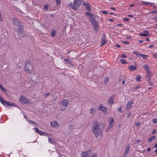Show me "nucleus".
I'll list each match as a JSON object with an SVG mask.
<instances>
[{"label": "nucleus", "mask_w": 157, "mask_h": 157, "mask_svg": "<svg viewBox=\"0 0 157 157\" xmlns=\"http://www.w3.org/2000/svg\"><path fill=\"white\" fill-rule=\"evenodd\" d=\"M148 56L147 55H144L143 54H140V57H141L143 59H146L148 57Z\"/></svg>", "instance_id": "28"}, {"label": "nucleus", "mask_w": 157, "mask_h": 157, "mask_svg": "<svg viewBox=\"0 0 157 157\" xmlns=\"http://www.w3.org/2000/svg\"><path fill=\"white\" fill-rule=\"evenodd\" d=\"M85 14L87 16H91L92 15V14L89 12H86V13Z\"/></svg>", "instance_id": "39"}, {"label": "nucleus", "mask_w": 157, "mask_h": 157, "mask_svg": "<svg viewBox=\"0 0 157 157\" xmlns=\"http://www.w3.org/2000/svg\"><path fill=\"white\" fill-rule=\"evenodd\" d=\"M108 20L109 21H114V20L113 19H108Z\"/></svg>", "instance_id": "58"}, {"label": "nucleus", "mask_w": 157, "mask_h": 157, "mask_svg": "<svg viewBox=\"0 0 157 157\" xmlns=\"http://www.w3.org/2000/svg\"><path fill=\"white\" fill-rule=\"evenodd\" d=\"M131 113H129L127 115V117L128 118H129L131 116Z\"/></svg>", "instance_id": "56"}, {"label": "nucleus", "mask_w": 157, "mask_h": 157, "mask_svg": "<svg viewBox=\"0 0 157 157\" xmlns=\"http://www.w3.org/2000/svg\"><path fill=\"white\" fill-rule=\"evenodd\" d=\"M143 68L144 70L146 71V72L151 71V70L150 69V67L147 65H143Z\"/></svg>", "instance_id": "20"}, {"label": "nucleus", "mask_w": 157, "mask_h": 157, "mask_svg": "<svg viewBox=\"0 0 157 157\" xmlns=\"http://www.w3.org/2000/svg\"><path fill=\"white\" fill-rule=\"evenodd\" d=\"M13 22L17 26L20 25V22L19 20L17 18H14L13 19Z\"/></svg>", "instance_id": "19"}, {"label": "nucleus", "mask_w": 157, "mask_h": 157, "mask_svg": "<svg viewBox=\"0 0 157 157\" xmlns=\"http://www.w3.org/2000/svg\"><path fill=\"white\" fill-rule=\"evenodd\" d=\"M107 42V40H106L105 35L103 33L101 36V45L100 46L105 44Z\"/></svg>", "instance_id": "10"}, {"label": "nucleus", "mask_w": 157, "mask_h": 157, "mask_svg": "<svg viewBox=\"0 0 157 157\" xmlns=\"http://www.w3.org/2000/svg\"><path fill=\"white\" fill-rule=\"evenodd\" d=\"M92 149H90L88 151L82 152L81 153L82 157H89L91 154Z\"/></svg>", "instance_id": "6"}, {"label": "nucleus", "mask_w": 157, "mask_h": 157, "mask_svg": "<svg viewBox=\"0 0 157 157\" xmlns=\"http://www.w3.org/2000/svg\"><path fill=\"white\" fill-rule=\"evenodd\" d=\"M50 94V93H47L46 94H45V95H44V96L45 97H47L48 95H49Z\"/></svg>", "instance_id": "53"}, {"label": "nucleus", "mask_w": 157, "mask_h": 157, "mask_svg": "<svg viewBox=\"0 0 157 157\" xmlns=\"http://www.w3.org/2000/svg\"><path fill=\"white\" fill-rule=\"evenodd\" d=\"M139 35L143 36H147L150 35L149 32L147 31H144L143 33H140Z\"/></svg>", "instance_id": "15"}, {"label": "nucleus", "mask_w": 157, "mask_h": 157, "mask_svg": "<svg viewBox=\"0 0 157 157\" xmlns=\"http://www.w3.org/2000/svg\"><path fill=\"white\" fill-rule=\"evenodd\" d=\"M115 97V94H113L110 96L108 98L107 103L109 105H112L114 103V99Z\"/></svg>", "instance_id": "7"}, {"label": "nucleus", "mask_w": 157, "mask_h": 157, "mask_svg": "<svg viewBox=\"0 0 157 157\" xmlns=\"http://www.w3.org/2000/svg\"><path fill=\"white\" fill-rule=\"evenodd\" d=\"M141 77L139 76H137L136 78V80L137 81H140Z\"/></svg>", "instance_id": "36"}, {"label": "nucleus", "mask_w": 157, "mask_h": 157, "mask_svg": "<svg viewBox=\"0 0 157 157\" xmlns=\"http://www.w3.org/2000/svg\"><path fill=\"white\" fill-rule=\"evenodd\" d=\"M16 67L17 68L19 69L21 68V66L19 65H17L16 66Z\"/></svg>", "instance_id": "55"}, {"label": "nucleus", "mask_w": 157, "mask_h": 157, "mask_svg": "<svg viewBox=\"0 0 157 157\" xmlns=\"http://www.w3.org/2000/svg\"><path fill=\"white\" fill-rule=\"evenodd\" d=\"M122 42L123 43L126 44H129V42L128 41H122Z\"/></svg>", "instance_id": "41"}, {"label": "nucleus", "mask_w": 157, "mask_h": 157, "mask_svg": "<svg viewBox=\"0 0 157 157\" xmlns=\"http://www.w3.org/2000/svg\"><path fill=\"white\" fill-rule=\"evenodd\" d=\"M0 101L2 104L5 106L8 107L10 106V102L9 101H5L0 96Z\"/></svg>", "instance_id": "9"}, {"label": "nucleus", "mask_w": 157, "mask_h": 157, "mask_svg": "<svg viewBox=\"0 0 157 157\" xmlns=\"http://www.w3.org/2000/svg\"><path fill=\"white\" fill-rule=\"evenodd\" d=\"M141 87V85H138L135 86L133 88V90H137L138 89L140 88Z\"/></svg>", "instance_id": "30"}, {"label": "nucleus", "mask_w": 157, "mask_h": 157, "mask_svg": "<svg viewBox=\"0 0 157 157\" xmlns=\"http://www.w3.org/2000/svg\"><path fill=\"white\" fill-rule=\"evenodd\" d=\"M153 57H155V58H157V54H155L153 55Z\"/></svg>", "instance_id": "59"}, {"label": "nucleus", "mask_w": 157, "mask_h": 157, "mask_svg": "<svg viewBox=\"0 0 157 157\" xmlns=\"http://www.w3.org/2000/svg\"><path fill=\"white\" fill-rule=\"evenodd\" d=\"M56 32V31L54 30H52V32L51 33V36L52 37H54L55 36Z\"/></svg>", "instance_id": "29"}, {"label": "nucleus", "mask_w": 157, "mask_h": 157, "mask_svg": "<svg viewBox=\"0 0 157 157\" xmlns=\"http://www.w3.org/2000/svg\"><path fill=\"white\" fill-rule=\"evenodd\" d=\"M154 147H155V148H156L157 147V143H156L155 144V145H154Z\"/></svg>", "instance_id": "64"}, {"label": "nucleus", "mask_w": 157, "mask_h": 157, "mask_svg": "<svg viewBox=\"0 0 157 157\" xmlns=\"http://www.w3.org/2000/svg\"><path fill=\"white\" fill-rule=\"evenodd\" d=\"M50 123L52 127H56L59 126L58 123L56 121H52Z\"/></svg>", "instance_id": "21"}, {"label": "nucleus", "mask_w": 157, "mask_h": 157, "mask_svg": "<svg viewBox=\"0 0 157 157\" xmlns=\"http://www.w3.org/2000/svg\"><path fill=\"white\" fill-rule=\"evenodd\" d=\"M65 61L66 62H67L69 64H71L72 63V62L71 61L68 59H65Z\"/></svg>", "instance_id": "32"}, {"label": "nucleus", "mask_w": 157, "mask_h": 157, "mask_svg": "<svg viewBox=\"0 0 157 157\" xmlns=\"http://www.w3.org/2000/svg\"><path fill=\"white\" fill-rule=\"evenodd\" d=\"M117 25L118 26H122L123 25V24L121 23L117 24Z\"/></svg>", "instance_id": "61"}, {"label": "nucleus", "mask_w": 157, "mask_h": 157, "mask_svg": "<svg viewBox=\"0 0 157 157\" xmlns=\"http://www.w3.org/2000/svg\"><path fill=\"white\" fill-rule=\"evenodd\" d=\"M56 1L57 5H59L60 3V0H56Z\"/></svg>", "instance_id": "40"}, {"label": "nucleus", "mask_w": 157, "mask_h": 157, "mask_svg": "<svg viewBox=\"0 0 157 157\" xmlns=\"http://www.w3.org/2000/svg\"><path fill=\"white\" fill-rule=\"evenodd\" d=\"M152 13L153 14L157 13V10H153L152 11Z\"/></svg>", "instance_id": "51"}, {"label": "nucleus", "mask_w": 157, "mask_h": 157, "mask_svg": "<svg viewBox=\"0 0 157 157\" xmlns=\"http://www.w3.org/2000/svg\"><path fill=\"white\" fill-rule=\"evenodd\" d=\"M140 124L139 122H137L135 124V125L137 126H140Z\"/></svg>", "instance_id": "49"}, {"label": "nucleus", "mask_w": 157, "mask_h": 157, "mask_svg": "<svg viewBox=\"0 0 157 157\" xmlns=\"http://www.w3.org/2000/svg\"><path fill=\"white\" fill-rule=\"evenodd\" d=\"M126 56L124 54H122L121 56V57H122L124 58H126Z\"/></svg>", "instance_id": "46"}, {"label": "nucleus", "mask_w": 157, "mask_h": 157, "mask_svg": "<svg viewBox=\"0 0 157 157\" xmlns=\"http://www.w3.org/2000/svg\"><path fill=\"white\" fill-rule=\"evenodd\" d=\"M105 127L104 123H99L97 119L94 120L92 123L91 130L97 139L101 140L103 138L102 130L105 129Z\"/></svg>", "instance_id": "1"}, {"label": "nucleus", "mask_w": 157, "mask_h": 157, "mask_svg": "<svg viewBox=\"0 0 157 157\" xmlns=\"http://www.w3.org/2000/svg\"><path fill=\"white\" fill-rule=\"evenodd\" d=\"M69 100L68 99H63L61 101V103L63 106L67 107L68 104Z\"/></svg>", "instance_id": "11"}, {"label": "nucleus", "mask_w": 157, "mask_h": 157, "mask_svg": "<svg viewBox=\"0 0 157 157\" xmlns=\"http://www.w3.org/2000/svg\"><path fill=\"white\" fill-rule=\"evenodd\" d=\"M31 63L30 61H28L25 64L24 67V70L27 72L29 73H31L32 71L29 68L30 67L31 65Z\"/></svg>", "instance_id": "4"}, {"label": "nucleus", "mask_w": 157, "mask_h": 157, "mask_svg": "<svg viewBox=\"0 0 157 157\" xmlns=\"http://www.w3.org/2000/svg\"><path fill=\"white\" fill-rule=\"evenodd\" d=\"M68 127L69 129L72 130L74 127V125L73 124H70L68 125Z\"/></svg>", "instance_id": "31"}, {"label": "nucleus", "mask_w": 157, "mask_h": 157, "mask_svg": "<svg viewBox=\"0 0 157 157\" xmlns=\"http://www.w3.org/2000/svg\"><path fill=\"white\" fill-rule=\"evenodd\" d=\"M152 76V73L151 71H150L146 72V78L149 80H151Z\"/></svg>", "instance_id": "17"}, {"label": "nucleus", "mask_w": 157, "mask_h": 157, "mask_svg": "<svg viewBox=\"0 0 157 157\" xmlns=\"http://www.w3.org/2000/svg\"><path fill=\"white\" fill-rule=\"evenodd\" d=\"M83 4L86 8V9L89 11L90 10V6L89 4L87 2H83Z\"/></svg>", "instance_id": "16"}, {"label": "nucleus", "mask_w": 157, "mask_h": 157, "mask_svg": "<svg viewBox=\"0 0 157 157\" xmlns=\"http://www.w3.org/2000/svg\"><path fill=\"white\" fill-rule=\"evenodd\" d=\"M89 20L93 25L95 30H97L99 27L98 24L95 19L92 17H90Z\"/></svg>", "instance_id": "3"}, {"label": "nucleus", "mask_w": 157, "mask_h": 157, "mask_svg": "<svg viewBox=\"0 0 157 157\" xmlns=\"http://www.w3.org/2000/svg\"><path fill=\"white\" fill-rule=\"evenodd\" d=\"M20 34L21 35V36L22 37H25V36L26 35L25 34L24 31H20L19 32Z\"/></svg>", "instance_id": "26"}, {"label": "nucleus", "mask_w": 157, "mask_h": 157, "mask_svg": "<svg viewBox=\"0 0 157 157\" xmlns=\"http://www.w3.org/2000/svg\"><path fill=\"white\" fill-rule=\"evenodd\" d=\"M117 110L120 113H122L123 112V111L121 108H118L117 109Z\"/></svg>", "instance_id": "43"}, {"label": "nucleus", "mask_w": 157, "mask_h": 157, "mask_svg": "<svg viewBox=\"0 0 157 157\" xmlns=\"http://www.w3.org/2000/svg\"><path fill=\"white\" fill-rule=\"evenodd\" d=\"M3 21L2 18L1 11H0V21Z\"/></svg>", "instance_id": "44"}, {"label": "nucleus", "mask_w": 157, "mask_h": 157, "mask_svg": "<svg viewBox=\"0 0 157 157\" xmlns=\"http://www.w3.org/2000/svg\"><path fill=\"white\" fill-rule=\"evenodd\" d=\"M144 4L147 5H151L152 3L150 2H144L143 3Z\"/></svg>", "instance_id": "35"}, {"label": "nucleus", "mask_w": 157, "mask_h": 157, "mask_svg": "<svg viewBox=\"0 0 157 157\" xmlns=\"http://www.w3.org/2000/svg\"><path fill=\"white\" fill-rule=\"evenodd\" d=\"M133 104V101H128L126 105V108L127 110H130L132 107V105Z\"/></svg>", "instance_id": "14"}, {"label": "nucleus", "mask_w": 157, "mask_h": 157, "mask_svg": "<svg viewBox=\"0 0 157 157\" xmlns=\"http://www.w3.org/2000/svg\"><path fill=\"white\" fill-rule=\"evenodd\" d=\"M154 46V44H151V45L149 46V47L150 48H152Z\"/></svg>", "instance_id": "57"}, {"label": "nucleus", "mask_w": 157, "mask_h": 157, "mask_svg": "<svg viewBox=\"0 0 157 157\" xmlns=\"http://www.w3.org/2000/svg\"><path fill=\"white\" fill-rule=\"evenodd\" d=\"M20 101L22 104H30V101L27 98H25L24 96L21 95L20 99Z\"/></svg>", "instance_id": "5"}, {"label": "nucleus", "mask_w": 157, "mask_h": 157, "mask_svg": "<svg viewBox=\"0 0 157 157\" xmlns=\"http://www.w3.org/2000/svg\"><path fill=\"white\" fill-rule=\"evenodd\" d=\"M29 123L30 124H34L35 125H36V124L35 122H34L31 120H29Z\"/></svg>", "instance_id": "38"}, {"label": "nucleus", "mask_w": 157, "mask_h": 157, "mask_svg": "<svg viewBox=\"0 0 157 157\" xmlns=\"http://www.w3.org/2000/svg\"><path fill=\"white\" fill-rule=\"evenodd\" d=\"M153 122L154 123H157V119H155L153 120Z\"/></svg>", "instance_id": "50"}, {"label": "nucleus", "mask_w": 157, "mask_h": 157, "mask_svg": "<svg viewBox=\"0 0 157 157\" xmlns=\"http://www.w3.org/2000/svg\"><path fill=\"white\" fill-rule=\"evenodd\" d=\"M108 121L109 123V124L108 127L107 128L106 130L112 128L114 125V120L113 117L109 118L108 120Z\"/></svg>", "instance_id": "8"}, {"label": "nucleus", "mask_w": 157, "mask_h": 157, "mask_svg": "<svg viewBox=\"0 0 157 157\" xmlns=\"http://www.w3.org/2000/svg\"><path fill=\"white\" fill-rule=\"evenodd\" d=\"M121 63H122L123 64H124L127 63L126 60L124 59H121Z\"/></svg>", "instance_id": "34"}, {"label": "nucleus", "mask_w": 157, "mask_h": 157, "mask_svg": "<svg viewBox=\"0 0 157 157\" xmlns=\"http://www.w3.org/2000/svg\"><path fill=\"white\" fill-rule=\"evenodd\" d=\"M129 145H128L126 147L124 154V155L122 157H125V156H126L129 153Z\"/></svg>", "instance_id": "13"}, {"label": "nucleus", "mask_w": 157, "mask_h": 157, "mask_svg": "<svg viewBox=\"0 0 157 157\" xmlns=\"http://www.w3.org/2000/svg\"><path fill=\"white\" fill-rule=\"evenodd\" d=\"M144 41V40H138V43H141L142 42H143Z\"/></svg>", "instance_id": "54"}, {"label": "nucleus", "mask_w": 157, "mask_h": 157, "mask_svg": "<svg viewBox=\"0 0 157 157\" xmlns=\"http://www.w3.org/2000/svg\"><path fill=\"white\" fill-rule=\"evenodd\" d=\"M98 109L103 112H105L107 111L108 109L106 107L103 106L101 105H100L98 108Z\"/></svg>", "instance_id": "12"}, {"label": "nucleus", "mask_w": 157, "mask_h": 157, "mask_svg": "<svg viewBox=\"0 0 157 157\" xmlns=\"http://www.w3.org/2000/svg\"><path fill=\"white\" fill-rule=\"evenodd\" d=\"M3 91L5 92L6 90L4 88L2 87V88L1 89Z\"/></svg>", "instance_id": "52"}, {"label": "nucleus", "mask_w": 157, "mask_h": 157, "mask_svg": "<svg viewBox=\"0 0 157 157\" xmlns=\"http://www.w3.org/2000/svg\"><path fill=\"white\" fill-rule=\"evenodd\" d=\"M18 26V30L19 32L20 31H21L24 30H23V29L24 28H23V25H20Z\"/></svg>", "instance_id": "27"}, {"label": "nucleus", "mask_w": 157, "mask_h": 157, "mask_svg": "<svg viewBox=\"0 0 157 157\" xmlns=\"http://www.w3.org/2000/svg\"><path fill=\"white\" fill-rule=\"evenodd\" d=\"M49 142L51 144H55L56 142L53 140L51 139L50 138H48Z\"/></svg>", "instance_id": "25"}, {"label": "nucleus", "mask_w": 157, "mask_h": 157, "mask_svg": "<svg viewBox=\"0 0 157 157\" xmlns=\"http://www.w3.org/2000/svg\"><path fill=\"white\" fill-rule=\"evenodd\" d=\"M154 19H155V21H157V16L155 17Z\"/></svg>", "instance_id": "63"}, {"label": "nucleus", "mask_w": 157, "mask_h": 157, "mask_svg": "<svg viewBox=\"0 0 157 157\" xmlns=\"http://www.w3.org/2000/svg\"><path fill=\"white\" fill-rule=\"evenodd\" d=\"M109 80V78L108 77H105L104 79V83L106 85H107Z\"/></svg>", "instance_id": "23"}, {"label": "nucleus", "mask_w": 157, "mask_h": 157, "mask_svg": "<svg viewBox=\"0 0 157 157\" xmlns=\"http://www.w3.org/2000/svg\"><path fill=\"white\" fill-rule=\"evenodd\" d=\"M149 80V79H148V83H149V84H151L152 83V82H151V80Z\"/></svg>", "instance_id": "62"}, {"label": "nucleus", "mask_w": 157, "mask_h": 157, "mask_svg": "<svg viewBox=\"0 0 157 157\" xmlns=\"http://www.w3.org/2000/svg\"><path fill=\"white\" fill-rule=\"evenodd\" d=\"M101 12L104 14H107L108 13V12L106 11H101Z\"/></svg>", "instance_id": "47"}, {"label": "nucleus", "mask_w": 157, "mask_h": 157, "mask_svg": "<svg viewBox=\"0 0 157 157\" xmlns=\"http://www.w3.org/2000/svg\"><path fill=\"white\" fill-rule=\"evenodd\" d=\"M126 38L128 39H131L132 38L131 36H128L126 37Z\"/></svg>", "instance_id": "60"}, {"label": "nucleus", "mask_w": 157, "mask_h": 157, "mask_svg": "<svg viewBox=\"0 0 157 157\" xmlns=\"http://www.w3.org/2000/svg\"><path fill=\"white\" fill-rule=\"evenodd\" d=\"M133 53L134 54L136 55L139 58H140V54H139L138 52L133 51Z\"/></svg>", "instance_id": "33"}, {"label": "nucleus", "mask_w": 157, "mask_h": 157, "mask_svg": "<svg viewBox=\"0 0 157 157\" xmlns=\"http://www.w3.org/2000/svg\"><path fill=\"white\" fill-rule=\"evenodd\" d=\"M81 2L80 0H74L73 4L71 3L68 5V6L74 10H76L81 5Z\"/></svg>", "instance_id": "2"}, {"label": "nucleus", "mask_w": 157, "mask_h": 157, "mask_svg": "<svg viewBox=\"0 0 157 157\" xmlns=\"http://www.w3.org/2000/svg\"><path fill=\"white\" fill-rule=\"evenodd\" d=\"M156 136L155 135H154L150 137L148 139V141L149 142L151 143L152 140L155 138Z\"/></svg>", "instance_id": "24"}, {"label": "nucleus", "mask_w": 157, "mask_h": 157, "mask_svg": "<svg viewBox=\"0 0 157 157\" xmlns=\"http://www.w3.org/2000/svg\"><path fill=\"white\" fill-rule=\"evenodd\" d=\"M123 20L124 21H126L129 22V18H124Z\"/></svg>", "instance_id": "42"}, {"label": "nucleus", "mask_w": 157, "mask_h": 157, "mask_svg": "<svg viewBox=\"0 0 157 157\" xmlns=\"http://www.w3.org/2000/svg\"><path fill=\"white\" fill-rule=\"evenodd\" d=\"M91 157H97V154L96 153H94L92 155Z\"/></svg>", "instance_id": "48"}, {"label": "nucleus", "mask_w": 157, "mask_h": 157, "mask_svg": "<svg viewBox=\"0 0 157 157\" xmlns=\"http://www.w3.org/2000/svg\"><path fill=\"white\" fill-rule=\"evenodd\" d=\"M128 69L129 70L133 71L136 69V67L135 66L131 65L129 66Z\"/></svg>", "instance_id": "22"}, {"label": "nucleus", "mask_w": 157, "mask_h": 157, "mask_svg": "<svg viewBox=\"0 0 157 157\" xmlns=\"http://www.w3.org/2000/svg\"><path fill=\"white\" fill-rule=\"evenodd\" d=\"M34 129H35V132H36V133H38V134H40V135H44V134H45V133L44 132H43V131H41V130H39V129L38 128H34Z\"/></svg>", "instance_id": "18"}, {"label": "nucleus", "mask_w": 157, "mask_h": 157, "mask_svg": "<svg viewBox=\"0 0 157 157\" xmlns=\"http://www.w3.org/2000/svg\"><path fill=\"white\" fill-rule=\"evenodd\" d=\"M94 109L93 108H91L89 112L90 114H92L94 113Z\"/></svg>", "instance_id": "37"}, {"label": "nucleus", "mask_w": 157, "mask_h": 157, "mask_svg": "<svg viewBox=\"0 0 157 157\" xmlns=\"http://www.w3.org/2000/svg\"><path fill=\"white\" fill-rule=\"evenodd\" d=\"M48 7V4H46L44 6V8L45 10H47Z\"/></svg>", "instance_id": "45"}]
</instances>
